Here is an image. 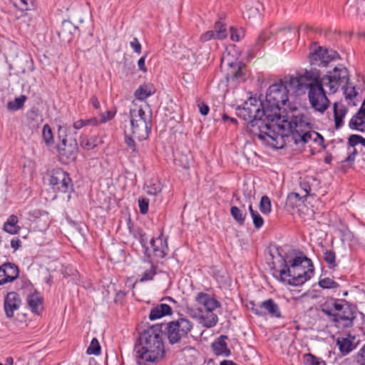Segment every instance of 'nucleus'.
Instances as JSON below:
<instances>
[{
  "label": "nucleus",
  "mask_w": 365,
  "mask_h": 365,
  "mask_svg": "<svg viewBox=\"0 0 365 365\" xmlns=\"http://www.w3.org/2000/svg\"><path fill=\"white\" fill-rule=\"evenodd\" d=\"M135 359L138 365L156 364L165 355V347L162 334L151 327L140 334L135 346Z\"/></svg>",
  "instance_id": "1"
},
{
  "label": "nucleus",
  "mask_w": 365,
  "mask_h": 365,
  "mask_svg": "<svg viewBox=\"0 0 365 365\" xmlns=\"http://www.w3.org/2000/svg\"><path fill=\"white\" fill-rule=\"evenodd\" d=\"M237 115L248 122L247 128L252 134L262 140L269 138L273 121L263 103H258L256 99H250L242 108H237Z\"/></svg>",
  "instance_id": "2"
},
{
  "label": "nucleus",
  "mask_w": 365,
  "mask_h": 365,
  "mask_svg": "<svg viewBox=\"0 0 365 365\" xmlns=\"http://www.w3.org/2000/svg\"><path fill=\"white\" fill-rule=\"evenodd\" d=\"M294 113L292 115L283 116L279 121L272 124L269 138L275 142L274 145L277 148H283L286 145V139L293 137L295 133H302L304 130H311V123L309 117L299 112L296 108L287 106Z\"/></svg>",
  "instance_id": "3"
},
{
  "label": "nucleus",
  "mask_w": 365,
  "mask_h": 365,
  "mask_svg": "<svg viewBox=\"0 0 365 365\" xmlns=\"http://www.w3.org/2000/svg\"><path fill=\"white\" fill-rule=\"evenodd\" d=\"M279 275L282 282L292 286H299L311 279L314 273L312 260L302 252L292 259H283Z\"/></svg>",
  "instance_id": "4"
},
{
  "label": "nucleus",
  "mask_w": 365,
  "mask_h": 365,
  "mask_svg": "<svg viewBox=\"0 0 365 365\" xmlns=\"http://www.w3.org/2000/svg\"><path fill=\"white\" fill-rule=\"evenodd\" d=\"M302 77L304 81L307 82L311 106L315 110L324 113L329 106V101L326 96L319 71L316 68H312L309 71L307 70Z\"/></svg>",
  "instance_id": "5"
},
{
  "label": "nucleus",
  "mask_w": 365,
  "mask_h": 365,
  "mask_svg": "<svg viewBox=\"0 0 365 365\" xmlns=\"http://www.w3.org/2000/svg\"><path fill=\"white\" fill-rule=\"evenodd\" d=\"M289 90L287 86L281 82L274 83L268 88L266 93L265 102L263 103L267 113L270 114L273 123L279 121L282 115L281 113L282 109L287 111L289 102Z\"/></svg>",
  "instance_id": "6"
},
{
  "label": "nucleus",
  "mask_w": 365,
  "mask_h": 365,
  "mask_svg": "<svg viewBox=\"0 0 365 365\" xmlns=\"http://www.w3.org/2000/svg\"><path fill=\"white\" fill-rule=\"evenodd\" d=\"M130 118L132 133L139 140L148 138L152 128V115L142 107H135L130 110Z\"/></svg>",
  "instance_id": "7"
},
{
  "label": "nucleus",
  "mask_w": 365,
  "mask_h": 365,
  "mask_svg": "<svg viewBox=\"0 0 365 365\" xmlns=\"http://www.w3.org/2000/svg\"><path fill=\"white\" fill-rule=\"evenodd\" d=\"M349 81V71L342 65L335 67L332 71H328L322 77V85L327 88L326 94L336 93L339 88L347 86Z\"/></svg>",
  "instance_id": "8"
},
{
  "label": "nucleus",
  "mask_w": 365,
  "mask_h": 365,
  "mask_svg": "<svg viewBox=\"0 0 365 365\" xmlns=\"http://www.w3.org/2000/svg\"><path fill=\"white\" fill-rule=\"evenodd\" d=\"M193 327V323L186 317H180L166 324L165 334L169 343L171 344L179 343L182 339L187 337Z\"/></svg>",
  "instance_id": "9"
},
{
  "label": "nucleus",
  "mask_w": 365,
  "mask_h": 365,
  "mask_svg": "<svg viewBox=\"0 0 365 365\" xmlns=\"http://www.w3.org/2000/svg\"><path fill=\"white\" fill-rule=\"evenodd\" d=\"M336 309L331 322L334 323L338 328L347 329L352 327L356 317L354 307L346 300L340 299Z\"/></svg>",
  "instance_id": "10"
},
{
  "label": "nucleus",
  "mask_w": 365,
  "mask_h": 365,
  "mask_svg": "<svg viewBox=\"0 0 365 365\" xmlns=\"http://www.w3.org/2000/svg\"><path fill=\"white\" fill-rule=\"evenodd\" d=\"M49 183L53 190L61 192H68L73 190V183L68 173L61 168H56L51 171Z\"/></svg>",
  "instance_id": "11"
},
{
  "label": "nucleus",
  "mask_w": 365,
  "mask_h": 365,
  "mask_svg": "<svg viewBox=\"0 0 365 365\" xmlns=\"http://www.w3.org/2000/svg\"><path fill=\"white\" fill-rule=\"evenodd\" d=\"M58 151L61 161L64 164H68L77 157L78 143L76 140L64 138L58 145Z\"/></svg>",
  "instance_id": "12"
},
{
  "label": "nucleus",
  "mask_w": 365,
  "mask_h": 365,
  "mask_svg": "<svg viewBox=\"0 0 365 365\" xmlns=\"http://www.w3.org/2000/svg\"><path fill=\"white\" fill-rule=\"evenodd\" d=\"M339 56L336 51L327 50L319 46L309 54V61L312 66L326 67L329 63Z\"/></svg>",
  "instance_id": "13"
},
{
  "label": "nucleus",
  "mask_w": 365,
  "mask_h": 365,
  "mask_svg": "<svg viewBox=\"0 0 365 365\" xmlns=\"http://www.w3.org/2000/svg\"><path fill=\"white\" fill-rule=\"evenodd\" d=\"M19 267L10 262H6L0 266V285L11 283L19 277Z\"/></svg>",
  "instance_id": "14"
},
{
  "label": "nucleus",
  "mask_w": 365,
  "mask_h": 365,
  "mask_svg": "<svg viewBox=\"0 0 365 365\" xmlns=\"http://www.w3.org/2000/svg\"><path fill=\"white\" fill-rule=\"evenodd\" d=\"M21 304V299L17 292H8L4 299V309L6 317H14V312L19 309Z\"/></svg>",
  "instance_id": "15"
},
{
  "label": "nucleus",
  "mask_w": 365,
  "mask_h": 365,
  "mask_svg": "<svg viewBox=\"0 0 365 365\" xmlns=\"http://www.w3.org/2000/svg\"><path fill=\"white\" fill-rule=\"evenodd\" d=\"M195 300L199 305L203 307L204 312L214 311L221 307L219 301L205 292H199L195 297Z\"/></svg>",
  "instance_id": "16"
},
{
  "label": "nucleus",
  "mask_w": 365,
  "mask_h": 365,
  "mask_svg": "<svg viewBox=\"0 0 365 365\" xmlns=\"http://www.w3.org/2000/svg\"><path fill=\"white\" fill-rule=\"evenodd\" d=\"M349 126L352 130L365 132V103L363 102L359 110L349 120Z\"/></svg>",
  "instance_id": "17"
},
{
  "label": "nucleus",
  "mask_w": 365,
  "mask_h": 365,
  "mask_svg": "<svg viewBox=\"0 0 365 365\" xmlns=\"http://www.w3.org/2000/svg\"><path fill=\"white\" fill-rule=\"evenodd\" d=\"M227 338L226 335H220L211 344V349L216 356L228 357L231 355V350L226 342Z\"/></svg>",
  "instance_id": "18"
},
{
  "label": "nucleus",
  "mask_w": 365,
  "mask_h": 365,
  "mask_svg": "<svg viewBox=\"0 0 365 365\" xmlns=\"http://www.w3.org/2000/svg\"><path fill=\"white\" fill-rule=\"evenodd\" d=\"M261 312L263 317L269 315L274 318H282V313L279 305L272 299H267L260 303Z\"/></svg>",
  "instance_id": "19"
},
{
  "label": "nucleus",
  "mask_w": 365,
  "mask_h": 365,
  "mask_svg": "<svg viewBox=\"0 0 365 365\" xmlns=\"http://www.w3.org/2000/svg\"><path fill=\"white\" fill-rule=\"evenodd\" d=\"M150 244L153 248L154 256L158 258H164L168 253V246L167 240H163L160 236L150 240Z\"/></svg>",
  "instance_id": "20"
},
{
  "label": "nucleus",
  "mask_w": 365,
  "mask_h": 365,
  "mask_svg": "<svg viewBox=\"0 0 365 365\" xmlns=\"http://www.w3.org/2000/svg\"><path fill=\"white\" fill-rule=\"evenodd\" d=\"M303 79L301 75L296 77H284V79L280 80V81L283 82V83L287 86L289 92L292 91L293 93H296L302 91L304 88H307L306 85L307 82H304Z\"/></svg>",
  "instance_id": "21"
},
{
  "label": "nucleus",
  "mask_w": 365,
  "mask_h": 365,
  "mask_svg": "<svg viewBox=\"0 0 365 365\" xmlns=\"http://www.w3.org/2000/svg\"><path fill=\"white\" fill-rule=\"evenodd\" d=\"M77 27L68 20L62 21L61 25L58 31V36L63 41L69 42L71 41L74 33L76 31Z\"/></svg>",
  "instance_id": "22"
},
{
  "label": "nucleus",
  "mask_w": 365,
  "mask_h": 365,
  "mask_svg": "<svg viewBox=\"0 0 365 365\" xmlns=\"http://www.w3.org/2000/svg\"><path fill=\"white\" fill-rule=\"evenodd\" d=\"M173 309L168 304H158L153 307L150 312L149 319L152 321L160 319L165 316L171 315Z\"/></svg>",
  "instance_id": "23"
},
{
  "label": "nucleus",
  "mask_w": 365,
  "mask_h": 365,
  "mask_svg": "<svg viewBox=\"0 0 365 365\" xmlns=\"http://www.w3.org/2000/svg\"><path fill=\"white\" fill-rule=\"evenodd\" d=\"M355 340L356 337L349 334L345 337L338 338L336 344L343 354H347L356 348Z\"/></svg>",
  "instance_id": "24"
},
{
  "label": "nucleus",
  "mask_w": 365,
  "mask_h": 365,
  "mask_svg": "<svg viewBox=\"0 0 365 365\" xmlns=\"http://www.w3.org/2000/svg\"><path fill=\"white\" fill-rule=\"evenodd\" d=\"M339 300L338 299L329 298L319 306L320 311L327 317L330 322H331L332 318L334 317V314L336 312V307L338 306Z\"/></svg>",
  "instance_id": "25"
},
{
  "label": "nucleus",
  "mask_w": 365,
  "mask_h": 365,
  "mask_svg": "<svg viewBox=\"0 0 365 365\" xmlns=\"http://www.w3.org/2000/svg\"><path fill=\"white\" fill-rule=\"evenodd\" d=\"M314 136L315 137L314 140H316L317 138H319L321 140H323V138L322 135H320L318 133L311 132L310 130H304V131L302 133L297 132L294 134H293V137L291 138V139L294 141V143L296 145L300 143L305 144L307 142H309V140L312 139Z\"/></svg>",
  "instance_id": "26"
},
{
  "label": "nucleus",
  "mask_w": 365,
  "mask_h": 365,
  "mask_svg": "<svg viewBox=\"0 0 365 365\" xmlns=\"http://www.w3.org/2000/svg\"><path fill=\"white\" fill-rule=\"evenodd\" d=\"M230 68L227 73V79L237 81L243 78L242 68L244 64L240 62H232L229 63Z\"/></svg>",
  "instance_id": "27"
},
{
  "label": "nucleus",
  "mask_w": 365,
  "mask_h": 365,
  "mask_svg": "<svg viewBox=\"0 0 365 365\" xmlns=\"http://www.w3.org/2000/svg\"><path fill=\"white\" fill-rule=\"evenodd\" d=\"M27 303L32 312L39 314L43 310V299L38 292L28 295Z\"/></svg>",
  "instance_id": "28"
},
{
  "label": "nucleus",
  "mask_w": 365,
  "mask_h": 365,
  "mask_svg": "<svg viewBox=\"0 0 365 365\" xmlns=\"http://www.w3.org/2000/svg\"><path fill=\"white\" fill-rule=\"evenodd\" d=\"M347 113L346 108L341 104H334V117L335 128L339 129L343 125V119Z\"/></svg>",
  "instance_id": "29"
},
{
  "label": "nucleus",
  "mask_w": 365,
  "mask_h": 365,
  "mask_svg": "<svg viewBox=\"0 0 365 365\" xmlns=\"http://www.w3.org/2000/svg\"><path fill=\"white\" fill-rule=\"evenodd\" d=\"M18 222L17 216L14 215H10L4 224L3 230L11 235L18 234L21 230L20 226L18 225Z\"/></svg>",
  "instance_id": "30"
},
{
  "label": "nucleus",
  "mask_w": 365,
  "mask_h": 365,
  "mask_svg": "<svg viewBox=\"0 0 365 365\" xmlns=\"http://www.w3.org/2000/svg\"><path fill=\"white\" fill-rule=\"evenodd\" d=\"M218 322L217 315L211 312H204L200 317V323L206 328H212L215 327Z\"/></svg>",
  "instance_id": "31"
},
{
  "label": "nucleus",
  "mask_w": 365,
  "mask_h": 365,
  "mask_svg": "<svg viewBox=\"0 0 365 365\" xmlns=\"http://www.w3.org/2000/svg\"><path fill=\"white\" fill-rule=\"evenodd\" d=\"M314 183L318 184L317 179L307 177L300 181L299 185L302 190L304 192L305 196L314 195L315 188L314 187Z\"/></svg>",
  "instance_id": "32"
},
{
  "label": "nucleus",
  "mask_w": 365,
  "mask_h": 365,
  "mask_svg": "<svg viewBox=\"0 0 365 365\" xmlns=\"http://www.w3.org/2000/svg\"><path fill=\"white\" fill-rule=\"evenodd\" d=\"M155 92V89L151 84L140 85L135 91V97L138 100H145Z\"/></svg>",
  "instance_id": "33"
},
{
  "label": "nucleus",
  "mask_w": 365,
  "mask_h": 365,
  "mask_svg": "<svg viewBox=\"0 0 365 365\" xmlns=\"http://www.w3.org/2000/svg\"><path fill=\"white\" fill-rule=\"evenodd\" d=\"M344 91L345 98L349 105L356 106V103L354 99L357 97L358 93L356 91L355 86H351L348 83L347 86L341 88Z\"/></svg>",
  "instance_id": "34"
},
{
  "label": "nucleus",
  "mask_w": 365,
  "mask_h": 365,
  "mask_svg": "<svg viewBox=\"0 0 365 365\" xmlns=\"http://www.w3.org/2000/svg\"><path fill=\"white\" fill-rule=\"evenodd\" d=\"M98 138L97 136L88 138L82 135L80 138L79 143L82 148L89 150L96 148L98 144Z\"/></svg>",
  "instance_id": "35"
},
{
  "label": "nucleus",
  "mask_w": 365,
  "mask_h": 365,
  "mask_svg": "<svg viewBox=\"0 0 365 365\" xmlns=\"http://www.w3.org/2000/svg\"><path fill=\"white\" fill-rule=\"evenodd\" d=\"M302 202V197L297 192H292L288 195L286 200V207L287 209L294 210L301 205Z\"/></svg>",
  "instance_id": "36"
},
{
  "label": "nucleus",
  "mask_w": 365,
  "mask_h": 365,
  "mask_svg": "<svg viewBox=\"0 0 365 365\" xmlns=\"http://www.w3.org/2000/svg\"><path fill=\"white\" fill-rule=\"evenodd\" d=\"M230 213L232 217L236 220V222L242 225L245 223V217H246V211L241 210L237 206H232L230 209Z\"/></svg>",
  "instance_id": "37"
},
{
  "label": "nucleus",
  "mask_w": 365,
  "mask_h": 365,
  "mask_svg": "<svg viewBox=\"0 0 365 365\" xmlns=\"http://www.w3.org/2000/svg\"><path fill=\"white\" fill-rule=\"evenodd\" d=\"M26 100V97L21 95V96L16 98L14 101L8 102L7 108L10 110H17L24 106Z\"/></svg>",
  "instance_id": "38"
},
{
  "label": "nucleus",
  "mask_w": 365,
  "mask_h": 365,
  "mask_svg": "<svg viewBox=\"0 0 365 365\" xmlns=\"http://www.w3.org/2000/svg\"><path fill=\"white\" fill-rule=\"evenodd\" d=\"M213 31L216 34L217 39L222 40L225 39L227 36L225 24L221 21L215 22Z\"/></svg>",
  "instance_id": "39"
},
{
  "label": "nucleus",
  "mask_w": 365,
  "mask_h": 365,
  "mask_svg": "<svg viewBox=\"0 0 365 365\" xmlns=\"http://www.w3.org/2000/svg\"><path fill=\"white\" fill-rule=\"evenodd\" d=\"M249 210L253 220L255 227L257 229L262 227L264 224V220L262 216L257 210H253L252 205H249Z\"/></svg>",
  "instance_id": "40"
},
{
  "label": "nucleus",
  "mask_w": 365,
  "mask_h": 365,
  "mask_svg": "<svg viewBox=\"0 0 365 365\" xmlns=\"http://www.w3.org/2000/svg\"><path fill=\"white\" fill-rule=\"evenodd\" d=\"M157 274V266L151 264L149 269H147L141 275L140 281L141 282L152 280Z\"/></svg>",
  "instance_id": "41"
},
{
  "label": "nucleus",
  "mask_w": 365,
  "mask_h": 365,
  "mask_svg": "<svg viewBox=\"0 0 365 365\" xmlns=\"http://www.w3.org/2000/svg\"><path fill=\"white\" fill-rule=\"evenodd\" d=\"M319 285L322 289H335L339 287V284L329 277L319 279Z\"/></svg>",
  "instance_id": "42"
},
{
  "label": "nucleus",
  "mask_w": 365,
  "mask_h": 365,
  "mask_svg": "<svg viewBox=\"0 0 365 365\" xmlns=\"http://www.w3.org/2000/svg\"><path fill=\"white\" fill-rule=\"evenodd\" d=\"M86 353L89 355H99L101 354V346L96 338H93L89 346L87 349Z\"/></svg>",
  "instance_id": "43"
},
{
  "label": "nucleus",
  "mask_w": 365,
  "mask_h": 365,
  "mask_svg": "<svg viewBox=\"0 0 365 365\" xmlns=\"http://www.w3.org/2000/svg\"><path fill=\"white\" fill-rule=\"evenodd\" d=\"M259 208L262 213L269 214L271 212V201L269 198L264 195L262 196L259 202Z\"/></svg>",
  "instance_id": "44"
},
{
  "label": "nucleus",
  "mask_w": 365,
  "mask_h": 365,
  "mask_svg": "<svg viewBox=\"0 0 365 365\" xmlns=\"http://www.w3.org/2000/svg\"><path fill=\"white\" fill-rule=\"evenodd\" d=\"M324 260L329 264V267L336 266L335 252L331 250H327L324 253Z\"/></svg>",
  "instance_id": "45"
},
{
  "label": "nucleus",
  "mask_w": 365,
  "mask_h": 365,
  "mask_svg": "<svg viewBox=\"0 0 365 365\" xmlns=\"http://www.w3.org/2000/svg\"><path fill=\"white\" fill-rule=\"evenodd\" d=\"M42 137L47 145L51 143L53 140V133L50 126L47 124L43 125L42 130Z\"/></svg>",
  "instance_id": "46"
},
{
  "label": "nucleus",
  "mask_w": 365,
  "mask_h": 365,
  "mask_svg": "<svg viewBox=\"0 0 365 365\" xmlns=\"http://www.w3.org/2000/svg\"><path fill=\"white\" fill-rule=\"evenodd\" d=\"M270 36H271V33L269 31H262L259 35V36L257 37V38L256 40V42L255 44V47L256 48V49H259L263 45V43L270 38Z\"/></svg>",
  "instance_id": "47"
},
{
  "label": "nucleus",
  "mask_w": 365,
  "mask_h": 365,
  "mask_svg": "<svg viewBox=\"0 0 365 365\" xmlns=\"http://www.w3.org/2000/svg\"><path fill=\"white\" fill-rule=\"evenodd\" d=\"M176 164H178L185 169L189 168L190 165V158L187 155H180L175 158Z\"/></svg>",
  "instance_id": "48"
},
{
  "label": "nucleus",
  "mask_w": 365,
  "mask_h": 365,
  "mask_svg": "<svg viewBox=\"0 0 365 365\" xmlns=\"http://www.w3.org/2000/svg\"><path fill=\"white\" fill-rule=\"evenodd\" d=\"M305 361L309 365H326L324 361L317 358L312 354H308L304 356Z\"/></svg>",
  "instance_id": "49"
},
{
  "label": "nucleus",
  "mask_w": 365,
  "mask_h": 365,
  "mask_svg": "<svg viewBox=\"0 0 365 365\" xmlns=\"http://www.w3.org/2000/svg\"><path fill=\"white\" fill-rule=\"evenodd\" d=\"M146 192L150 195H156L161 192L162 187L159 182H153L146 186Z\"/></svg>",
  "instance_id": "50"
},
{
  "label": "nucleus",
  "mask_w": 365,
  "mask_h": 365,
  "mask_svg": "<svg viewBox=\"0 0 365 365\" xmlns=\"http://www.w3.org/2000/svg\"><path fill=\"white\" fill-rule=\"evenodd\" d=\"M245 36L244 30L240 29H235L230 27V38L234 41H239Z\"/></svg>",
  "instance_id": "51"
},
{
  "label": "nucleus",
  "mask_w": 365,
  "mask_h": 365,
  "mask_svg": "<svg viewBox=\"0 0 365 365\" xmlns=\"http://www.w3.org/2000/svg\"><path fill=\"white\" fill-rule=\"evenodd\" d=\"M31 3V0H16L14 1V5L21 11H27Z\"/></svg>",
  "instance_id": "52"
},
{
  "label": "nucleus",
  "mask_w": 365,
  "mask_h": 365,
  "mask_svg": "<svg viewBox=\"0 0 365 365\" xmlns=\"http://www.w3.org/2000/svg\"><path fill=\"white\" fill-rule=\"evenodd\" d=\"M138 205L140 213L143 215H145L148 210L149 200L145 197L139 198Z\"/></svg>",
  "instance_id": "53"
},
{
  "label": "nucleus",
  "mask_w": 365,
  "mask_h": 365,
  "mask_svg": "<svg viewBox=\"0 0 365 365\" xmlns=\"http://www.w3.org/2000/svg\"><path fill=\"white\" fill-rule=\"evenodd\" d=\"M125 145L128 148H130L133 153H136L138 152V150L136 148V145L134 141V140L129 136L128 135H125V140H124Z\"/></svg>",
  "instance_id": "54"
},
{
  "label": "nucleus",
  "mask_w": 365,
  "mask_h": 365,
  "mask_svg": "<svg viewBox=\"0 0 365 365\" xmlns=\"http://www.w3.org/2000/svg\"><path fill=\"white\" fill-rule=\"evenodd\" d=\"M212 38L217 39L216 34H215V31L213 30L208 31L202 34L200 36V40L204 42L210 41Z\"/></svg>",
  "instance_id": "55"
},
{
  "label": "nucleus",
  "mask_w": 365,
  "mask_h": 365,
  "mask_svg": "<svg viewBox=\"0 0 365 365\" xmlns=\"http://www.w3.org/2000/svg\"><path fill=\"white\" fill-rule=\"evenodd\" d=\"M250 309L257 316L263 317V313L261 312L260 304H257L253 302L250 303Z\"/></svg>",
  "instance_id": "56"
},
{
  "label": "nucleus",
  "mask_w": 365,
  "mask_h": 365,
  "mask_svg": "<svg viewBox=\"0 0 365 365\" xmlns=\"http://www.w3.org/2000/svg\"><path fill=\"white\" fill-rule=\"evenodd\" d=\"M130 45L135 53L138 54L141 53V45L136 37L133 38Z\"/></svg>",
  "instance_id": "57"
},
{
  "label": "nucleus",
  "mask_w": 365,
  "mask_h": 365,
  "mask_svg": "<svg viewBox=\"0 0 365 365\" xmlns=\"http://www.w3.org/2000/svg\"><path fill=\"white\" fill-rule=\"evenodd\" d=\"M361 136L358 135H351L349 138V143L351 146H355L358 144H361Z\"/></svg>",
  "instance_id": "58"
},
{
  "label": "nucleus",
  "mask_w": 365,
  "mask_h": 365,
  "mask_svg": "<svg viewBox=\"0 0 365 365\" xmlns=\"http://www.w3.org/2000/svg\"><path fill=\"white\" fill-rule=\"evenodd\" d=\"M356 360L362 365H365V344L358 352Z\"/></svg>",
  "instance_id": "59"
},
{
  "label": "nucleus",
  "mask_w": 365,
  "mask_h": 365,
  "mask_svg": "<svg viewBox=\"0 0 365 365\" xmlns=\"http://www.w3.org/2000/svg\"><path fill=\"white\" fill-rule=\"evenodd\" d=\"M114 116V114L108 110L105 113H102L101 115V123H106V121L112 119Z\"/></svg>",
  "instance_id": "60"
},
{
  "label": "nucleus",
  "mask_w": 365,
  "mask_h": 365,
  "mask_svg": "<svg viewBox=\"0 0 365 365\" xmlns=\"http://www.w3.org/2000/svg\"><path fill=\"white\" fill-rule=\"evenodd\" d=\"M198 107H199L200 113L202 115H206L208 114L210 108L207 104H205V103H200L198 104Z\"/></svg>",
  "instance_id": "61"
},
{
  "label": "nucleus",
  "mask_w": 365,
  "mask_h": 365,
  "mask_svg": "<svg viewBox=\"0 0 365 365\" xmlns=\"http://www.w3.org/2000/svg\"><path fill=\"white\" fill-rule=\"evenodd\" d=\"M356 155V151L354 150L351 153L349 154V155L345 158L343 161L344 163L351 164L354 163L355 160V157Z\"/></svg>",
  "instance_id": "62"
},
{
  "label": "nucleus",
  "mask_w": 365,
  "mask_h": 365,
  "mask_svg": "<svg viewBox=\"0 0 365 365\" xmlns=\"http://www.w3.org/2000/svg\"><path fill=\"white\" fill-rule=\"evenodd\" d=\"M145 56H142L138 61V66L140 71L143 72L147 71V68L145 65Z\"/></svg>",
  "instance_id": "63"
},
{
  "label": "nucleus",
  "mask_w": 365,
  "mask_h": 365,
  "mask_svg": "<svg viewBox=\"0 0 365 365\" xmlns=\"http://www.w3.org/2000/svg\"><path fill=\"white\" fill-rule=\"evenodd\" d=\"M21 245V241L19 239H12L11 241V247L16 251Z\"/></svg>",
  "instance_id": "64"
}]
</instances>
